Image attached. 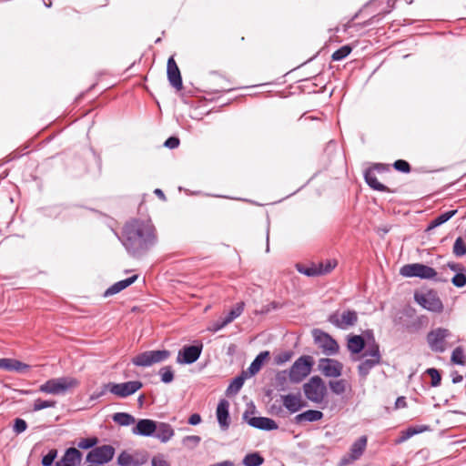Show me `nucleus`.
Listing matches in <instances>:
<instances>
[{
  "instance_id": "obj_20",
  "label": "nucleus",
  "mask_w": 466,
  "mask_h": 466,
  "mask_svg": "<svg viewBox=\"0 0 466 466\" xmlns=\"http://www.w3.org/2000/svg\"><path fill=\"white\" fill-rule=\"evenodd\" d=\"M366 339L362 335H349L347 339V348L351 355H359L364 352Z\"/></svg>"
},
{
  "instance_id": "obj_5",
  "label": "nucleus",
  "mask_w": 466,
  "mask_h": 466,
  "mask_svg": "<svg viewBox=\"0 0 466 466\" xmlns=\"http://www.w3.org/2000/svg\"><path fill=\"white\" fill-rule=\"evenodd\" d=\"M313 364L314 362L311 356H300L295 360L288 371L289 380L292 383L301 382L310 373Z\"/></svg>"
},
{
  "instance_id": "obj_23",
  "label": "nucleus",
  "mask_w": 466,
  "mask_h": 466,
  "mask_svg": "<svg viewBox=\"0 0 466 466\" xmlns=\"http://www.w3.org/2000/svg\"><path fill=\"white\" fill-rule=\"evenodd\" d=\"M381 363V361L370 357H366L364 360H360V364L357 367V371L360 380H366L371 370Z\"/></svg>"
},
{
  "instance_id": "obj_7",
  "label": "nucleus",
  "mask_w": 466,
  "mask_h": 466,
  "mask_svg": "<svg viewBox=\"0 0 466 466\" xmlns=\"http://www.w3.org/2000/svg\"><path fill=\"white\" fill-rule=\"evenodd\" d=\"M142 387L143 383L140 380H130L123 383L108 382L104 385V390L97 397L102 396L105 390H108L119 398H127L136 393Z\"/></svg>"
},
{
  "instance_id": "obj_45",
  "label": "nucleus",
  "mask_w": 466,
  "mask_h": 466,
  "mask_svg": "<svg viewBox=\"0 0 466 466\" xmlns=\"http://www.w3.org/2000/svg\"><path fill=\"white\" fill-rule=\"evenodd\" d=\"M97 443H98V439L96 437L81 439L76 444L77 445L76 449H82V450L91 449L92 450L96 446Z\"/></svg>"
},
{
  "instance_id": "obj_49",
  "label": "nucleus",
  "mask_w": 466,
  "mask_h": 466,
  "mask_svg": "<svg viewBox=\"0 0 466 466\" xmlns=\"http://www.w3.org/2000/svg\"><path fill=\"white\" fill-rule=\"evenodd\" d=\"M116 463L119 466H134L132 455L127 451H123L117 457Z\"/></svg>"
},
{
  "instance_id": "obj_54",
  "label": "nucleus",
  "mask_w": 466,
  "mask_h": 466,
  "mask_svg": "<svg viewBox=\"0 0 466 466\" xmlns=\"http://www.w3.org/2000/svg\"><path fill=\"white\" fill-rule=\"evenodd\" d=\"M27 429V423L21 418H16L14 420L13 430L16 434L24 432Z\"/></svg>"
},
{
  "instance_id": "obj_38",
  "label": "nucleus",
  "mask_w": 466,
  "mask_h": 466,
  "mask_svg": "<svg viewBox=\"0 0 466 466\" xmlns=\"http://www.w3.org/2000/svg\"><path fill=\"white\" fill-rule=\"evenodd\" d=\"M288 380L289 372L287 370L279 371L276 374L275 378V386L276 389L279 391H284L288 390Z\"/></svg>"
},
{
  "instance_id": "obj_25",
  "label": "nucleus",
  "mask_w": 466,
  "mask_h": 466,
  "mask_svg": "<svg viewBox=\"0 0 466 466\" xmlns=\"http://www.w3.org/2000/svg\"><path fill=\"white\" fill-rule=\"evenodd\" d=\"M363 177H364V180L367 183V185L373 190L380 191V192H388V193L393 192L387 186H385L382 183L378 181L376 175L373 172L372 168H367L364 171Z\"/></svg>"
},
{
  "instance_id": "obj_56",
  "label": "nucleus",
  "mask_w": 466,
  "mask_h": 466,
  "mask_svg": "<svg viewBox=\"0 0 466 466\" xmlns=\"http://www.w3.org/2000/svg\"><path fill=\"white\" fill-rule=\"evenodd\" d=\"M201 441V438L198 435H187L185 436L182 440V443L184 445H187L188 443H191L193 447L198 446Z\"/></svg>"
},
{
  "instance_id": "obj_40",
  "label": "nucleus",
  "mask_w": 466,
  "mask_h": 466,
  "mask_svg": "<svg viewBox=\"0 0 466 466\" xmlns=\"http://www.w3.org/2000/svg\"><path fill=\"white\" fill-rule=\"evenodd\" d=\"M346 385L347 382L343 379L338 380H329V382L330 390L337 395H341L346 391Z\"/></svg>"
},
{
  "instance_id": "obj_9",
  "label": "nucleus",
  "mask_w": 466,
  "mask_h": 466,
  "mask_svg": "<svg viewBox=\"0 0 466 466\" xmlns=\"http://www.w3.org/2000/svg\"><path fill=\"white\" fill-rule=\"evenodd\" d=\"M414 300L429 311L441 313L443 310V304L437 292L433 289L428 290L425 293L416 292L414 294Z\"/></svg>"
},
{
  "instance_id": "obj_36",
  "label": "nucleus",
  "mask_w": 466,
  "mask_h": 466,
  "mask_svg": "<svg viewBox=\"0 0 466 466\" xmlns=\"http://www.w3.org/2000/svg\"><path fill=\"white\" fill-rule=\"evenodd\" d=\"M265 461L264 457L258 451L248 453L242 463L244 466H261Z\"/></svg>"
},
{
  "instance_id": "obj_28",
  "label": "nucleus",
  "mask_w": 466,
  "mask_h": 466,
  "mask_svg": "<svg viewBox=\"0 0 466 466\" xmlns=\"http://www.w3.org/2000/svg\"><path fill=\"white\" fill-rule=\"evenodd\" d=\"M323 418V413L317 410H308L294 417V422L300 424L304 421L314 422L320 420Z\"/></svg>"
},
{
  "instance_id": "obj_8",
  "label": "nucleus",
  "mask_w": 466,
  "mask_h": 466,
  "mask_svg": "<svg viewBox=\"0 0 466 466\" xmlns=\"http://www.w3.org/2000/svg\"><path fill=\"white\" fill-rule=\"evenodd\" d=\"M115 451V448L108 444L95 447L86 454V461L96 466H103L112 461Z\"/></svg>"
},
{
  "instance_id": "obj_58",
  "label": "nucleus",
  "mask_w": 466,
  "mask_h": 466,
  "mask_svg": "<svg viewBox=\"0 0 466 466\" xmlns=\"http://www.w3.org/2000/svg\"><path fill=\"white\" fill-rule=\"evenodd\" d=\"M151 465L152 466H170L168 461L167 460H165L164 456L161 454L154 456L152 458Z\"/></svg>"
},
{
  "instance_id": "obj_32",
  "label": "nucleus",
  "mask_w": 466,
  "mask_h": 466,
  "mask_svg": "<svg viewBox=\"0 0 466 466\" xmlns=\"http://www.w3.org/2000/svg\"><path fill=\"white\" fill-rule=\"evenodd\" d=\"M430 430V426L428 425H413L408 427L405 431H401V435L397 441L398 443L406 441L410 438L413 437L416 434L422 433L426 431Z\"/></svg>"
},
{
  "instance_id": "obj_2",
  "label": "nucleus",
  "mask_w": 466,
  "mask_h": 466,
  "mask_svg": "<svg viewBox=\"0 0 466 466\" xmlns=\"http://www.w3.org/2000/svg\"><path fill=\"white\" fill-rule=\"evenodd\" d=\"M400 274L406 278H419L420 279H433L437 282H447V279L439 276L433 268L422 263L403 265L400 269Z\"/></svg>"
},
{
  "instance_id": "obj_19",
  "label": "nucleus",
  "mask_w": 466,
  "mask_h": 466,
  "mask_svg": "<svg viewBox=\"0 0 466 466\" xmlns=\"http://www.w3.org/2000/svg\"><path fill=\"white\" fill-rule=\"evenodd\" d=\"M83 453L75 447L66 450L63 457L56 462V466H76L80 464Z\"/></svg>"
},
{
  "instance_id": "obj_43",
  "label": "nucleus",
  "mask_w": 466,
  "mask_h": 466,
  "mask_svg": "<svg viewBox=\"0 0 466 466\" xmlns=\"http://www.w3.org/2000/svg\"><path fill=\"white\" fill-rule=\"evenodd\" d=\"M452 252L458 258H461L466 255V244L464 243L461 237H458L455 239L452 248Z\"/></svg>"
},
{
  "instance_id": "obj_53",
  "label": "nucleus",
  "mask_w": 466,
  "mask_h": 466,
  "mask_svg": "<svg viewBox=\"0 0 466 466\" xmlns=\"http://www.w3.org/2000/svg\"><path fill=\"white\" fill-rule=\"evenodd\" d=\"M451 283L457 288H463L466 285L465 272H458L451 279Z\"/></svg>"
},
{
  "instance_id": "obj_30",
  "label": "nucleus",
  "mask_w": 466,
  "mask_h": 466,
  "mask_svg": "<svg viewBox=\"0 0 466 466\" xmlns=\"http://www.w3.org/2000/svg\"><path fill=\"white\" fill-rule=\"evenodd\" d=\"M370 357L382 362V356L380 350V345L376 340L368 343V349L364 350L361 356L352 357L353 361L360 360L362 358Z\"/></svg>"
},
{
  "instance_id": "obj_13",
  "label": "nucleus",
  "mask_w": 466,
  "mask_h": 466,
  "mask_svg": "<svg viewBox=\"0 0 466 466\" xmlns=\"http://www.w3.org/2000/svg\"><path fill=\"white\" fill-rule=\"evenodd\" d=\"M451 335L449 329L437 328L431 330L427 335V342L434 352L442 353L445 351V339Z\"/></svg>"
},
{
  "instance_id": "obj_51",
  "label": "nucleus",
  "mask_w": 466,
  "mask_h": 466,
  "mask_svg": "<svg viewBox=\"0 0 466 466\" xmlns=\"http://www.w3.org/2000/svg\"><path fill=\"white\" fill-rule=\"evenodd\" d=\"M393 167L399 172L408 174L411 170L410 163L404 159H398L393 163Z\"/></svg>"
},
{
  "instance_id": "obj_59",
  "label": "nucleus",
  "mask_w": 466,
  "mask_h": 466,
  "mask_svg": "<svg viewBox=\"0 0 466 466\" xmlns=\"http://www.w3.org/2000/svg\"><path fill=\"white\" fill-rule=\"evenodd\" d=\"M390 0H371L370 2V5H382L384 4H386V6L385 7H382L380 12L381 13H390Z\"/></svg>"
},
{
  "instance_id": "obj_21",
  "label": "nucleus",
  "mask_w": 466,
  "mask_h": 466,
  "mask_svg": "<svg viewBox=\"0 0 466 466\" xmlns=\"http://www.w3.org/2000/svg\"><path fill=\"white\" fill-rule=\"evenodd\" d=\"M229 403L227 400L223 399L218 404L217 407V419L218 422L223 430H227L230 424V417H229Z\"/></svg>"
},
{
  "instance_id": "obj_37",
  "label": "nucleus",
  "mask_w": 466,
  "mask_h": 466,
  "mask_svg": "<svg viewBox=\"0 0 466 466\" xmlns=\"http://www.w3.org/2000/svg\"><path fill=\"white\" fill-rule=\"evenodd\" d=\"M113 420L120 426H129L136 421L135 417L127 412L115 413L113 415Z\"/></svg>"
},
{
  "instance_id": "obj_55",
  "label": "nucleus",
  "mask_w": 466,
  "mask_h": 466,
  "mask_svg": "<svg viewBox=\"0 0 466 466\" xmlns=\"http://www.w3.org/2000/svg\"><path fill=\"white\" fill-rule=\"evenodd\" d=\"M292 356H293V352L291 350H286V351L280 352L279 354H278L276 356L275 362L278 365L283 364V363L289 361Z\"/></svg>"
},
{
  "instance_id": "obj_50",
  "label": "nucleus",
  "mask_w": 466,
  "mask_h": 466,
  "mask_svg": "<svg viewBox=\"0 0 466 466\" xmlns=\"http://www.w3.org/2000/svg\"><path fill=\"white\" fill-rule=\"evenodd\" d=\"M134 461V466H142L148 461V454L146 451H135L131 454Z\"/></svg>"
},
{
  "instance_id": "obj_4",
  "label": "nucleus",
  "mask_w": 466,
  "mask_h": 466,
  "mask_svg": "<svg viewBox=\"0 0 466 466\" xmlns=\"http://www.w3.org/2000/svg\"><path fill=\"white\" fill-rule=\"evenodd\" d=\"M303 391L305 397L315 403L322 402L328 393L324 380L318 375L309 378L308 382L303 385Z\"/></svg>"
},
{
  "instance_id": "obj_6",
  "label": "nucleus",
  "mask_w": 466,
  "mask_h": 466,
  "mask_svg": "<svg viewBox=\"0 0 466 466\" xmlns=\"http://www.w3.org/2000/svg\"><path fill=\"white\" fill-rule=\"evenodd\" d=\"M170 355L171 352L168 350H147L134 357L132 363L137 367H150L167 360Z\"/></svg>"
},
{
  "instance_id": "obj_12",
  "label": "nucleus",
  "mask_w": 466,
  "mask_h": 466,
  "mask_svg": "<svg viewBox=\"0 0 466 466\" xmlns=\"http://www.w3.org/2000/svg\"><path fill=\"white\" fill-rule=\"evenodd\" d=\"M203 350V344L197 342L192 345H184L177 353V362L178 364L189 365L196 362Z\"/></svg>"
},
{
  "instance_id": "obj_15",
  "label": "nucleus",
  "mask_w": 466,
  "mask_h": 466,
  "mask_svg": "<svg viewBox=\"0 0 466 466\" xmlns=\"http://www.w3.org/2000/svg\"><path fill=\"white\" fill-rule=\"evenodd\" d=\"M318 368L327 378H339L342 374L343 364L335 359L322 358L319 360Z\"/></svg>"
},
{
  "instance_id": "obj_41",
  "label": "nucleus",
  "mask_w": 466,
  "mask_h": 466,
  "mask_svg": "<svg viewBox=\"0 0 466 466\" xmlns=\"http://www.w3.org/2000/svg\"><path fill=\"white\" fill-rule=\"evenodd\" d=\"M352 51V48L349 45H345L337 49L331 56L333 61H340L346 58Z\"/></svg>"
},
{
  "instance_id": "obj_64",
  "label": "nucleus",
  "mask_w": 466,
  "mask_h": 466,
  "mask_svg": "<svg viewBox=\"0 0 466 466\" xmlns=\"http://www.w3.org/2000/svg\"><path fill=\"white\" fill-rule=\"evenodd\" d=\"M354 461H357V459H353V455L349 453L348 455L341 458V460L339 463V466H346V465L353 462Z\"/></svg>"
},
{
  "instance_id": "obj_24",
  "label": "nucleus",
  "mask_w": 466,
  "mask_h": 466,
  "mask_svg": "<svg viewBox=\"0 0 466 466\" xmlns=\"http://www.w3.org/2000/svg\"><path fill=\"white\" fill-rule=\"evenodd\" d=\"M138 275H133L127 279L119 280L111 285L105 292L104 297L107 298L119 293L137 281Z\"/></svg>"
},
{
  "instance_id": "obj_60",
  "label": "nucleus",
  "mask_w": 466,
  "mask_h": 466,
  "mask_svg": "<svg viewBox=\"0 0 466 466\" xmlns=\"http://www.w3.org/2000/svg\"><path fill=\"white\" fill-rule=\"evenodd\" d=\"M226 326L224 325L221 319L216 320L210 327L208 328V330L213 333H216L222 329H224Z\"/></svg>"
},
{
  "instance_id": "obj_52",
  "label": "nucleus",
  "mask_w": 466,
  "mask_h": 466,
  "mask_svg": "<svg viewBox=\"0 0 466 466\" xmlns=\"http://www.w3.org/2000/svg\"><path fill=\"white\" fill-rule=\"evenodd\" d=\"M57 450L56 449H51L47 454H46L45 456H43L42 458V465L43 466H52L56 458L57 457Z\"/></svg>"
},
{
  "instance_id": "obj_39",
  "label": "nucleus",
  "mask_w": 466,
  "mask_h": 466,
  "mask_svg": "<svg viewBox=\"0 0 466 466\" xmlns=\"http://www.w3.org/2000/svg\"><path fill=\"white\" fill-rule=\"evenodd\" d=\"M452 363L463 366L466 363V356L462 347H457L453 350L451 357Z\"/></svg>"
},
{
  "instance_id": "obj_29",
  "label": "nucleus",
  "mask_w": 466,
  "mask_h": 466,
  "mask_svg": "<svg viewBox=\"0 0 466 466\" xmlns=\"http://www.w3.org/2000/svg\"><path fill=\"white\" fill-rule=\"evenodd\" d=\"M284 407L290 412L295 413L299 411L306 403H301L300 397L293 394H287L282 396Z\"/></svg>"
},
{
  "instance_id": "obj_42",
  "label": "nucleus",
  "mask_w": 466,
  "mask_h": 466,
  "mask_svg": "<svg viewBox=\"0 0 466 466\" xmlns=\"http://www.w3.org/2000/svg\"><path fill=\"white\" fill-rule=\"evenodd\" d=\"M336 259H328L325 263L320 262L318 264L319 276L330 273L337 267Z\"/></svg>"
},
{
  "instance_id": "obj_27",
  "label": "nucleus",
  "mask_w": 466,
  "mask_h": 466,
  "mask_svg": "<svg viewBox=\"0 0 466 466\" xmlns=\"http://www.w3.org/2000/svg\"><path fill=\"white\" fill-rule=\"evenodd\" d=\"M157 428L153 437L157 438L161 442L166 443L174 436L175 432L173 428L167 422H157Z\"/></svg>"
},
{
  "instance_id": "obj_62",
  "label": "nucleus",
  "mask_w": 466,
  "mask_h": 466,
  "mask_svg": "<svg viewBox=\"0 0 466 466\" xmlns=\"http://www.w3.org/2000/svg\"><path fill=\"white\" fill-rule=\"evenodd\" d=\"M187 422L192 426H196L201 422V416L198 413H193L188 418Z\"/></svg>"
},
{
  "instance_id": "obj_34",
  "label": "nucleus",
  "mask_w": 466,
  "mask_h": 466,
  "mask_svg": "<svg viewBox=\"0 0 466 466\" xmlns=\"http://www.w3.org/2000/svg\"><path fill=\"white\" fill-rule=\"evenodd\" d=\"M368 439L365 435L358 438L350 446V454L353 455V459H360V457L363 454L365 448L367 446Z\"/></svg>"
},
{
  "instance_id": "obj_10",
  "label": "nucleus",
  "mask_w": 466,
  "mask_h": 466,
  "mask_svg": "<svg viewBox=\"0 0 466 466\" xmlns=\"http://www.w3.org/2000/svg\"><path fill=\"white\" fill-rule=\"evenodd\" d=\"M312 335L315 343L322 350L325 355L332 356L339 352V347L338 342L329 333L319 329H314Z\"/></svg>"
},
{
  "instance_id": "obj_26",
  "label": "nucleus",
  "mask_w": 466,
  "mask_h": 466,
  "mask_svg": "<svg viewBox=\"0 0 466 466\" xmlns=\"http://www.w3.org/2000/svg\"><path fill=\"white\" fill-rule=\"evenodd\" d=\"M269 356L270 353L268 350L259 352L246 370L248 377L255 376L261 370L265 361L269 359Z\"/></svg>"
},
{
  "instance_id": "obj_3",
  "label": "nucleus",
  "mask_w": 466,
  "mask_h": 466,
  "mask_svg": "<svg viewBox=\"0 0 466 466\" xmlns=\"http://www.w3.org/2000/svg\"><path fill=\"white\" fill-rule=\"evenodd\" d=\"M79 381L73 377L50 379L39 387V391L47 394L60 395L68 390L78 386Z\"/></svg>"
},
{
  "instance_id": "obj_11",
  "label": "nucleus",
  "mask_w": 466,
  "mask_h": 466,
  "mask_svg": "<svg viewBox=\"0 0 466 466\" xmlns=\"http://www.w3.org/2000/svg\"><path fill=\"white\" fill-rule=\"evenodd\" d=\"M328 321L339 329H348L358 322V313L353 309L344 310L341 314L333 312L328 318Z\"/></svg>"
},
{
  "instance_id": "obj_16",
  "label": "nucleus",
  "mask_w": 466,
  "mask_h": 466,
  "mask_svg": "<svg viewBox=\"0 0 466 466\" xmlns=\"http://www.w3.org/2000/svg\"><path fill=\"white\" fill-rule=\"evenodd\" d=\"M248 411H245L243 414V419L247 421V423L256 429L270 431L277 430L279 428L278 423L270 418L267 417H252L248 418Z\"/></svg>"
},
{
  "instance_id": "obj_33",
  "label": "nucleus",
  "mask_w": 466,
  "mask_h": 466,
  "mask_svg": "<svg viewBox=\"0 0 466 466\" xmlns=\"http://www.w3.org/2000/svg\"><path fill=\"white\" fill-rule=\"evenodd\" d=\"M457 209H451L448 210L446 212L441 213V215L437 216L435 218H433L428 225L426 231H430L437 227L441 226L442 224L446 223L448 220H450L455 214L457 213Z\"/></svg>"
},
{
  "instance_id": "obj_14",
  "label": "nucleus",
  "mask_w": 466,
  "mask_h": 466,
  "mask_svg": "<svg viewBox=\"0 0 466 466\" xmlns=\"http://www.w3.org/2000/svg\"><path fill=\"white\" fill-rule=\"evenodd\" d=\"M394 325L402 329L412 332L420 328V322L411 309H403L397 313L393 319Z\"/></svg>"
},
{
  "instance_id": "obj_46",
  "label": "nucleus",
  "mask_w": 466,
  "mask_h": 466,
  "mask_svg": "<svg viewBox=\"0 0 466 466\" xmlns=\"http://www.w3.org/2000/svg\"><path fill=\"white\" fill-rule=\"evenodd\" d=\"M56 400H45L42 399H36L34 401L33 410L38 411V410L47 409V408H54V407H56Z\"/></svg>"
},
{
  "instance_id": "obj_17",
  "label": "nucleus",
  "mask_w": 466,
  "mask_h": 466,
  "mask_svg": "<svg viewBox=\"0 0 466 466\" xmlns=\"http://www.w3.org/2000/svg\"><path fill=\"white\" fill-rule=\"evenodd\" d=\"M167 75L170 86H172L177 90H181L183 87L182 76L173 56H170L167 60Z\"/></svg>"
},
{
  "instance_id": "obj_35",
  "label": "nucleus",
  "mask_w": 466,
  "mask_h": 466,
  "mask_svg": "<svg viewBox=\"0 0 466 466\" xmlns=\"http://www.w3.org/2000/svg\"><path fill=\"white\" fill-rule=\"evenodd\" d=\"M295 268L299 273L303 274L307 277H319V276L318 264H315L313 262L310 263V265H309V266H306V265H303L300 263H297L295 265Z\"/></svg>"
},
{
  "instance_id": "obj_44",
  "label": "nucleus",
  "mask_w": 466,
  "mask_h": 466,
  "mask_svg": "<svg viewBox=\"0 0 466 466\" xmlns=\"http://www.w3.org/2000/svg\"><path fill=\"white\" fill-rule=\"evenodd\" d=\"M161 381L165 384H168L173 381L174 380V370L171 366H165L162 367L158 371Z\"/></svg>"
},
{
  "instance_id": "obj_47",
  "label": "nucleus",
  "mask_w": 466,
  "mask_h": 466,
  "mask_svg": "<svg viewBox=\"0 0 466 466\" xmlns=\"http://www.w3.org/2000/svg\"><path fill=\"white\" fill-rule=\"evenodd\" d=\"M426 374H428L431 379V387H438L441 385V375L440 373V371L435 369V368H429L426 370L425 371Z\"/></svg>"
},
{
  "instance_id": "obj_22",
  "label": "nucleus",
  "mask_w": 466,
  "mask_h": 466,
  "mask_svg": "<svg viewBox=\"0 0 466 466\" xmlns=\"http://www.w3.org/2000/svg\"><path fill=\"white\" fill-rule=\"evenodd\" d=\"M30 366L16 359L2 358L0 359V369L8 371H16L24 373L28 370Z\"/></svg>"
},
{
  "instance_id": "obj_57",
  "label": "nucleus",
  "mask_w": 466,
  "mask_h": 466,
  "mask_svg": "<svg viewBox=\"0 0 466 466\" xmlns=\"http://www.w3.org/2000/svg\"><path fill=\"white\" fill-rule=\"evenodd\" d=\"M180 144V140L177 137H169L165 142L164 146L169 149L177 148Z\"/></svg>"
},
{
  "instance_id": "obj_61",
  "label": "nucleus",
  "mask_w": 466,
  "mask_h": 466,
  "mask_svg": "<svg viewBox=\"0 0 466 466\" xmlns=\"http://www.w3.org/2000/svg\"><path fill=\"white\" fill-rule=\"evenodd\" d=\"M447 267L456 273L458 272H465L466 268L461 264V263H455V262H448Z\"/></svg>"
},
{
  "instance_id": "obj_63",
  "label": "nucleus",
  "mask_w": 466,
  "mask_h": 466,
  "mask_svg": "<svg viewBox=\"0 0 466 466\" xmlns=\"http://www.w3.org/2000/svg\"><path fill=\"white\" fill-rule=\"evenodd\" d=\"M370 168H372L373 172L377 171L379 173H383V172L389 170V166L386 164H382V163H376V164H373V166Z\"/></svg>"
},
{
  "instance_id": "obj_18",
  "label": "nucleus",
  "mask_w": 466,
  "mask_h": 466,
  "mask_svg": "<svg viewBox=\"0 0 466 466\" xmlns=\"http://www.w3.org/2000/svg\"><path fill=\"white\" fill-rule=\"evenodd\" d=\"M157 422L150 419H140L132 429V433L138 436L153 437L157 429Z\"/></svg>"
},
{
  "instance_id": "obj_48",
  "label": "nucleus",
  "mask_w": 466,
  "mask_h": 466,
  "mask_svg": "<svg viewBox=\"0 0 466 466\" xmlns=\"http://www.w3.org/2000/svg\"><path fill=\"white\" fill-rule=\"evenodd\" d=\"M245 303L243 301L238 302L227 314L228 319L233 321L238 318L244 311Z\"/></svg>"
},
{
  "instance_id": "obj_31",
  "label": "nucleus",
  "mask_w": 466,
  "mask_h": 466,
  "mask_svg": "<svg viewBox=\"0 0 466 466\" xmlns=\"http://www.w3.org/2000/svg\"><path fill=\"white\" fill-rule=\"evenodd\" d=\"M248 378L247 371H242L238 376L235 377L226 390L228 396L236 395L243 387L246 379Z\"/></svg>"
},
{
  "instance_id": "obj_1",
  "label": "nucleus",
  "mask_w": 466,
  "mask_h": 466,
  "mask_svg": "<svg viewBox=\"0 0 466 466\" xmlns=\"http://www.w3.org/2000/svg\"><path fill=\"white\" fill-rule=\"evenodd\" d=\"M118 238L130 257L141 258L157 243V233L149 218H132L125 223Z\"/></svg>"
}]
</instances>
